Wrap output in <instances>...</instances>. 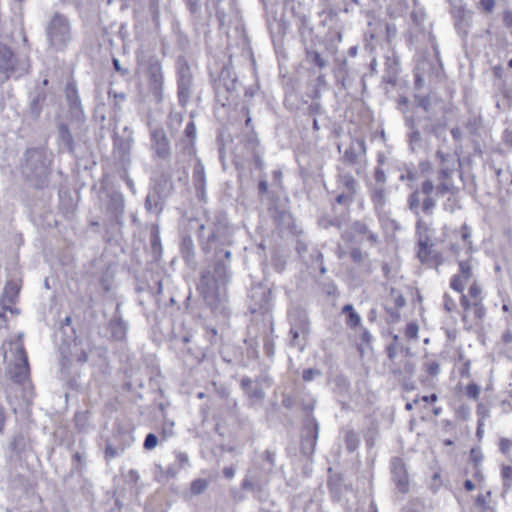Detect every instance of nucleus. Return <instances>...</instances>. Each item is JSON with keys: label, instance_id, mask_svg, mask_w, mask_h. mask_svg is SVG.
Here are the masks:
<instances>
[{"label": "nucleus", "instance_id": "nucleus-43", "mask_svg": "<svg viewBox=\"0 0 512 512\" xmlns=\"http://www.w3.org/2000/svg\"><path fill=\"white\" fill-rule=\"evenodd\" d=\"M246 394L250 399H253L255 401H262L265 398V392L259 386L249 388V390H246Z\"/></svg>", "mask_w": 512, "mask_h": 512}, {"label": "nucleus", "instance_id": "nucleus-35", "mask_svg": "<svg viewBox=\"0 0 512 512\" xmlns=\"http://www.w3.org/2000/svg\"><path fill=\"white\" fill-rule=\"evenodd\" d=\"M486 314V309L482 303V301H473L472 308L470 309V316H472V320L481 321Z\"/></svg>", "mask_w": 512, "mask_h": 512}, {"label": "nucleus", "instance_id": "nucleus-1", "mask_svg": "<svg viewBox=\"0 0 512 512\" xmlns=\"http://www.w3.org/2000/svg\"><path fill=\"white\" fill-rule=\"evenodd\" d=\"M452 186L447 183H440L436 187L430 179L421 183L420 188L412 191L407 198V208L417 217L416 227L419 229L423 224L420 216L422 211L425 215L431 216L436 207L435 195H444L451 190Z\"/></svg>", "mask_w": 512, "mask_h": 512}, {"label": "nucleus", "instance_id": "nucleus-61", "mask_svg": "<svg viewBox=\"0 0 512 512\" xmlns=\"http://www.w3.org/2000/svg\"><path fill=\"white\" fill-rule=\"evenodd\" d=\"M417 105L421 107L424 111H428L430 108V99L429 97H420L417 98Z\"/></svg>", "mask_w": 512, "mask_h": 512}, {"label": "nucleus", "instance_id": "nucleus-54", "mask_svg": "<svg viewBox=\"0 0 512 512\" xmlns=\"http://www.w3.org/2000/svg\"><path fill=\"white\" fill-rule=\"evenodd\" d=\"M360 323H361V317L356 311L349 314L347 322H346V324L349 327H357L360 325Z\"/></svg>", "mask_w": 512, "mask_h": 512}, {"label": "nucleus", "instance_id": "nucleus-29", "mask_svg": "<svg viewBox=\"0 0 512 512\" xmlns=\"http://www.w3.org/2000/svg\"><path fill=\"white\" fill-rule=\"evenodd\" d=\"M386 66V73L383 79L386 83L395 84L399 73L398 61L396 59H388Z\"/></svg>", "mask_w": 512, "mask_h": 512}, {"label": "nucleus", "instance_id": "nucleus-14", "mask_svg": "<svg viewBox=\"0 0 512 512\" xmlns=\"http://www.w3.org/2000/svg\"><path fill=\"white\" fill-rule=\"evenodd\" d=\"M249 297L251 299V311L256 313L258 311H267L271 301V290L261 285L255 286L251 289Z\"/></svg>", "mask_w": 512, "mask_h": 512}, {"label": "nucleus", "instance_id": "nucleus-57", "mask_svg": "<svg viewBox=\"0 0 512 512\" xmlns=\"http://www.w3.org/2000/svg\"><path fill=\"white\" fill-rule=\"evenodd\" d=\"M477 415L479 419H482L484 422V419L489 417V409L484 404L479 403L477 406Z\"/></svg>", "mask_w": 512, "mask_h": 512}, {"label": "nucleus", "instance_id": "nucleus-12", "mask_svg": "<svg viewBox=\"0 0 512 512\" xmlns=\"http://www.w3.org/2000/svg\"><path fill=\"white\" fill-rule=\"evenodd\" d=\"M391 469V478L394 482L397 490L400 493L406 494L409 491L410 483H409V475L406 469V465L404 461L399 457H394L391 459L390 463Z\"/></svg>", "mask_w": 512, "mask_h": 512}, {"label": "nucleus", "instance_id": "nucleus-13", "mask_svg": "<svg viewBox=\"0 0 512 512\" xmlns=\"http://www.w3.org/2000/svg\"><path fill=\"white\" fill-rule=\"evenodd\" d=\"M151 145L155 155L166 160L171 155L170 141L163 128H150Z\"/></svg>", "mask_w": 512, "mask_h": 512}, {"label": "nucleus", "instance_id": "nucleus-41", "mask_svg": "<svg viewBox=\"0 0 512 512\" xmlns=\"http://www.w3.org/2000/svg\"><path fill=\"white\" fill-rule=\"evenodd\" d=\"M208 487V482L205 479H196L191 483V492L194 495L201 494Z\"/></svg>", "mask_w": 512, "mask_h": 512}, {"label": "nucleus", "instance_id": "nucleus-28", "mask_svg": "<svg viewBox=\"0 0 512 512\" xmlns=\"http://www.w3.org/2000/svg\"><path fill=\"white\" fill-rule=\"evenodd\" d=\"M150 245L155 258L159 257L162 252L159 228L157 225L152 224L149 228Z\"/></svg>", "mask_w": 512, "mask_h": 512}, {"label": "nucleus", "instance_id": "nucleus-2", "mask_svg": "<svg viewBox=\"0 0 512 512\" xmlns=\"http://www.w3.org/2000/svg\"><path fill=\"white\" fill-rule=\"evenodd\" d=\"M231 252L229 249H220L218 255L214 253L213 273H202L198 290L204 299L211 303L215 299L219 284L225 285L231 278L230 271Z\"/></svg>", "mask_w": 512, "mask_h": 512}, {"label": "nucleus", "instance_id": "nucleus-48", "mask_svg": "<svg viewBox=\"0 0 512 512\" xmlns=\"http://www.w3.org/2000/svg\"><path fill=\"white\" fill-rule=\"evenodd\" d=\"M419 327L416 323L410 322L406 326L405 335L409 339H417Z\"/></svg>", "mask_w": 512, "mask_h": 512}, {"label": "nucleus", "instance_id": "nucleus-38", "mask_svg": "<svg viewBox=\"0 0 512 512\" xmlns=\"http://www.w3.org/2000/svg\"><path fill=\"white\" fill-rule=\"evenodd\" d=\"M75 425L77 429L81 432L85 431L88 427V421H89V412L88 411H81L77 412L74 417Z\"/></svg>", "mask_w": 512, "mask_h": 512}, {"label": "nucleus", "instance_id": "nucleus-44", "mask_svg": "<svg viewBox=\"0 0 512 512\" xmlns=\"http://www.w3.org/2000/svg\"><path fill=\"white\" fill-rule=\"evenodd\" d=\"M481 293V286L477 282H473L468 290L467 296L473 301H482Z\"/></svg>", "mask_w": 512, "mask_h": 512}, {"label": "nucleus", "instance_id": "nucleus-59", "mask_svg": "<svg viewBox=\"0 0 512 512\" xmlns=\"http://www.w3.org/2000/svg\"><path fill=\"white\" fill-rule=\"evenodd\" d=\"M426 371L430 375L436 376L440 372V366H439V364L437 362L432 361V362L427 364Z\"/></svg>", "mask_w": 512, "mask_h": 512}, {"label": "nucleus", "instance_id": "nucleus-11", "mask_svg": "<svg viewBox=\"0 0 512 512\" xmlns=\"http://www.w3.org/2000/svg\"><path fill=\"white\" fill-rule=\"evenodd\" d=\"M319 436V423L314 416L305 420L302 430L301 451L304 455L310 456L314 453Z\"/></svg>", "mask_w": 512, "mask_h": 512}, {"label": "nucleus", "instance_id": "nucleus-18", "mask_svg": "<svg viewBox=\"0 0 512 512\" xmlns=\"http://www.w3.org/2000/svg\"><path fill=\"white\" fill-rule=\"evenodd\" d=\"M410 133L408 134V143L411 152H419L426 150L428 144L426 139L422 136L420 130L416 127L413 120L408 122Z\"/></svg>", "mask_w": 512, "mask_h": 512}, {"label": "nucleus", "instance_id": "nucleus-39", "mask_svg": "<svg viewBox=\"0 0 512 512\" xmlns=\"http://www.w3.org/2000/svg\"><path fill=\"white\" fill-rule=\"evenodd\" d=\"M110 97L114 99V106L118 107L126 101V94L123 91H118L115 87L114 82L111 83L109 92Z\"/></svg>", "mask_w": 512, "mask_h": 512}, {"label": "nucleus", "instance_id": "nucleus-5", "mask_svg": "<svg viewBox=\"0 0 512 512\" xmlns=\"http://www.w3.org/2000/svg\"><path fill=\"white\" fill-rule=\"evenodd\" d=\"M49 44L57 50L64 48L72 39L69 20L60 13H55L46 27Z\"/></svg>", "mask_w": 512, "mask_h": 512}, {"label": "nucleus", "instance_id": "nucleus-3", "mask_svg": "<svg viewBox=\"0 0 512 512\" xmlns=\"http://www.w3.org/2000/svg\"><path fill=\"white\" fill-rule=\"evenodd\" d=\"M205 224L199 226V238L201 241L202 250L205 253L214 252L218 255L220 249H228L232 245V229L228 225L227 216L223 213H218L213 217L209 224L210 233L205 239L203 231Z\"/></svg>", "mask_w": 512, "mask_h": 512}, {"label": "nucleus", "instance_id": "nucleus-4", "mask_svg": "<svg viewBox=\"0 0 512 512\" xmlns=\"http://www.w3.org/2000/svg\"><path fill=\"white\" fill-rule=\"evenodd\" d=\"M21 172L26 179L35 182V186L41 187L49 174L44 152L37 148L28 149L21 165Z\"/></svg>", "mask_w": 512, "mask_h": 512}, {"label": "nucleus", "instance_id": "nucleus-21", "mask_svg": "<svg viewBox=\"0 0 512 512\" xmlns=\"http://www.w3.org/2000/svg\"><path fill=\"white\" fill-rule=\"evenodd\" d=\"M193 183H194V187L196 189L197 197L201 201H205L206 200V190H205L206 177H205L204 167L202 165H197L194 168Z\"/></svg>", "mask_w": 512, "mask_h": 512}, {"label": "nucleus", "instance_id": "nucleus-9", "mask_svg": "<svg viewBox=\"0 0 512 512\" xmlns=\"http://www.w3.org/2000/svg\"><path fill=\"white\" fill-rule=\"evenodd\" d=\"M366 142L363 138H353L349 146L345 149L342 161L345 165L355 167V172L359 175L363 169V163H366Z\"/></svg>", "mask_w": 512, "mask_h": 512}, {"label": "nucleus", "instance_id": "nucleus-63", "mask_svg": "<svg viewBox=\"0 0 512 512\" xmlns=\"http://www.w3.org/2000/svg\"><path fill=\"white\" fill-rule=\"evenodd\" d=\"M199 1H200V0H186V2H187V6H188V9H189L192 13H196V12H198V11H199V9H200Z\"/></svg>", "mask_w": 512, "mask_h": 512}, {"label": "nucleus", "instance_id": "nucleus-19", "mask_svg": "<svg viewBox=\"0 0 512 512\" xmlns=\"http://www.w3.org/2000/svg\"><path fill=\"white\" fill-rule=\"evenodd\" d=\"M289 323L290 328L296 329L302 332L309 333L310 332V322L308 315L303 309H293L289 313Z\"/></svg>", "mask_w": 512, "mask_h": 512}, {"label": "nucleus", "instance_id": "nucleus-50", "mask_svg": "<svg viewBox=\"0 0 512 512\" xmlns=\"http://www.w3.org/2000/svg\"><path fill=\"white\" fill-rule=\"evenodd\" d=\"M321 371L316 368H309L303 371L302 378L304 381L309 382L312 381L315 377L321 376Z\"/></svg>", "mask_w": 512, "mask_h": 512}, {"label": "nucleus", "instance_id": "nucleus-51", "mask_svg": "<svg viewBox=\"0 0 512 512\" xmlns=\"http://www.w3.org/2000/svg\"><path fill=\"white\" fill-rule=\"evenodd\" d=\"M374 179L377 183V186H385L387 179L385 171L379 167H376L374 170Z\"/></svg>", "mask_w": 512, "mask_h": 512}, {"label": "nucleus", "instance_id": "nucleus-30", "mask_svg": "<svg viewBox=\"0 0 512 512\" xmlns=\"http://www.w3.org/2000/svg\"><path fill=\"white\" fill-rule=\"evenodd\" d=\"M352 230L359 235H365L367 240L371 242V244H375L378 241V236L374 232H372L367 224L362 221H356L352 225Z\"/></svg>", "mask_w": 512, "mask_h": 512}, {"label": "nucleus", "instance_id": "nucleus-10", "mask_svg": "<svg viewBox=\"0 0 512 512\" xmlns=\"http://www.w3.org/2000/svg\"><path fill=\"white\" fill-rule=\"evenodd\" d=\"M177 77L178 99L181 104H185L191 94L192 73L190 66L183 58L177 61Z\"/></svg>", "mask_w": 512, "mask_h": 512}, {"label": "nucleus", "instance_id": "nucleus-31", "mask_svg": "<svg viewBox=\"0 0 512 512\" xmlns=\"http://www.w3.org/2000/svg\"><path fill=\"white\" fill-rule=\"evenodd\" d=\"M339 182L350 196H353L356 193L358 182L350 173H340Z\"/></svg>", "mask_w": 512, "mask_h": 512}, {"label": "nucleus", "instance_id": "nucleus-23", "mask_svg": "<svg viewBox=\"0 0 512 512\" xmlns=\"http://www.w3.org/2000/svg\"><path fill=\"white\" fill-rule=\"evenodd\" d=\"M418 252L417 256L422 263H429L432 261H437L439 255L434 253L432 250V246L428 244V237L425 239L421 238L418 242Z\"/></svg>", "mask_w": 512, "mask_h": 512}, {"label": "nucleus", "instance_id": "nucleus-33", "mask_svg": "<svg viewBox=\"0 0 512 512\" xmlns=\"http://www.w3.org/2000/svg\"><path fill=\"white\" fill-rule=\"evenodd\" d=\"M345 444L348 452H354L360 444V438L358 434L352 430H348L345 435Z\"/></svg>", "mask_w": 512, "mask_h": 512}, {"label": "nucleus", "instance_id": "nucleus-60", "mask_svg": "<svg viewBox=\"0 0 512 512\" xmlns=\"http://www.w3.org/2000/svg\"><path fill=\"white\" fill-rule=\"evenodd\" d=\"M470 458L474 462L475 466H479L483 459V455L479 450L472 449L470 452Z\"/></svg>", "mask_w": 512, "mask_h": 512}, {"label": "nucleus", "instance_id": "nucleus-27", "mask_svg": "<svg viewBox=\"0 0 512 512\" xmlns=\"http://www.w3.org/2000/svg\"><path fill=\"white\" fill-rule=\"evenodd\" d=\"M61 145L69 152H73L75 148L73 135L66 124H61L58 130Z\"/></svg>", "mask_w": 512, "mask_h": 512}, {"label": "nucleus", "instance_id": "nucleus-6", "mask_svg": "<svg viewBox=\"0 0 512 512\" xmlns=\"http://www.w3.org/2000/svg\"><path fill=\"white\" fill-rule=\"evenodd\" d=\"M174 191L172 179L167 174H162L155 182L153 191L146 197L145 207L148 211L159 213L162 210L163 201Z\"/></svg>", "mask_w": 512, "mask_h": 512}, {"label": "nucleus", "instance_id": "nucleus-16", "mask_svg": "<svg viewBox=\"0 0 512 512\" xmlns=\"http://www.w3.org/2000/svg\"><path fill=\"white\" fill-rule=\"evenodd\" d=\"M65 96L71 112L75 116H79V121L81 122L84 118V113L76 85L73 82L66 84Z\"/></svg>", "mask_w": 512, "mask_h": 512}, {"label": "nucleus", "instance_id": "nucleus-8", "mask_svg": "<svg viewBox=\"0 0 512 512\" xmlns=\"http://www.w3.org/2000/svg\"><path fill=\"white\" fill-rule=\"evenodd\" d=\"M23 334L18 335L15 345V362L9 368V376L16 383H23L29 376L28 356L22 343Z\"/></svg>", "mask_w": 512, "mask_h": 512}, {"label": "nucleus", "instance_id": "nucleus-36", "mask_svg": "<svg viewBox=\"0 0 512 512\" xmlns=\"http://www.w3.org/2000/svg\"><path fill=\"white\" fill-rule=\"evenodd\" d=\"M306 58L308 61L314 63L320 69H324L327 67L328 62L315 50H306Z\"/></svg>", "mask_w": 512, "mask_h": 512}, {"label": "nucleus", "instance_id": "nucleus-40", "mask_svg": "<svg viewBox=\"0 0 512 512\" xmlns=\"http://www.w3.org/2000/svg\"><path fill=\"white\" fill-rule=\"evenodd\" d=\"M174 435V423L165 421L161 427V440L166 441Z\"/></svg>", "mask_w": 512, "mask_h": 512}, {"label": "nucleus", "instance_id": "nucleus-45", "mask_svg": "<svg viewBox=\"0 0 512 512\" xmlns=\"http://www.w3.org/2000/svg\"><path fill=\"white\" fill-rule=\"evenodd\" d=\"M480 392H481V388L476 383L468 384L465 389L466 396L473 400H478Z\"/></svg>", "mask_w": 512, "mask_h": 512}, {"label": "nucleus", "instance_id": "nucleus-56", "mask_svg": "<svg viewBox=\"0 0 512 512\" xmlns=\"http://www.w3.org/2000/svg\"><path fill=\"white\" fill-rule=\"evenodd\" d=\"M176 456V461L179 465V468H183L185 467L186 465H188L189 463V458H188V455L184 452H177L175 454Z\"/></svg>", "mask_w": 512, "mask_h": 512}, {"label": "nucleus", "instance_id": "nucleus-24", "mask_svg": "<svg viewBox=\"0 0 512 512\" xmlns=\"http://www.w3.org/2000/svg\"><path fill=\"white\" fill-rule=\"evenodd\" d=\"M371 201L377 213H380L387 203V192L385 186H373L371 188Z\"/></svg>", "mask_w": 512, "mask_h": 512}, {"label": "nucleus", "instance_id": "nucleus-26", "mask_svg": "<svg viewBox=\"0 0 512 512\" xmlns=\"http://www.w3.org/2000/svg\"><path fill=\"white\" fill-rule=\"evenodd\" d=\"M45 99L46 95L42 91L35 92L31 96L29 111L32 117L37 118L40 115Z\"/></svg>", "mask_w": 512, "mask_h": 512}, {"label": "nucleus", "instance_id": "nucleus-62", "mask_svg": "<svg viewBox=\"0 0 512 512\" xmlns=\"http://www.w3.org/2000/svg\"><path fill=\"white\" fill-rule=\"evenodd\" d=\"M398 353V345L395 344V343H391L388 347H387V355H388V358L390 360H393L396 355Z\"/></svg>", "mask_w": 512, "mask_h": 512}, {"label": "nucleus", "instance_id": "nucleus-25", "mask_svg": "<svg viewBox=\"0 0 512 512\" xmlns=\"http://www.w3.org/2000/svg\"><path fill=\"white\" fill-rule=\"evenodd\" d=\"M69 349V357L75 358L78 362L85 363L88 359V351L80 347V343L76 338H73L70 343H67Z\"/></svg>", "mask_w": 512, "mask_h": 512}, {"label": "nucleus", "instance_id": "nucleus-49", "mask_svg": "<svg viewBox=\"0 0 512 512\" xmlns=\"http://www.w3.org/2000/svg\"><path fill=\"white\" fill-rule=\"evenodd\" d=\"M443 307L449 313L453 312L457 307L455 300L447 293L443 296Z\"/></svg>", "mask_w": 512, "mask_h": 512}, {"label": "nucleus", "instance_id": "nucleus-37", "mask_svg": "<svg viewBox=\"0 0 512 512\" xmlns=\"http://www.w3.org/2000/svg\"><path fill=\"white\" fill-rule=\"evenodd\" d=\"M109 207L113 209L116 214H120L121 216L124 213V200L121 195L114 193L111 195Z\"/></svg>", "mask_w": 512, "mask_h": 512}, {"label": "nucleus", "instance_id": "nucleus-53", "mask_svg": "<svg viewBox=\"0 0 512 512\" xmlns=\"http://www.w3.org/2000/svg\"><path fill=\"white\" fill-rule=\"evenodd\" d=\"M512 449V440L508 438H501L499 440V450L502 454L507 455Z\"/></svg>", "mask_w": 512, "mask_h": 512}, {"label": "nucleus", "instance_id": "nucleus-58", "mask_svg": "<svg viewBox=\"0 0 512 512\" xmlns=\"http://www.w3.org/2000/svg\"><path fill=\"white\" fill-rule=\"evenodd\" d=\"M350 257L355 263H360L363 260L364 255L359 248H353L350 252Z\"/></svg>", "mask_w": 512, "mask_h": 512}, {"label": "nucleus", "instance_id": "nucleus-7", "mask_svg": "<svg viewBox=\"0 0 512 512\" xmlns=\"http://www.w3.org/2000/svg\"><path fill=\"white\" fill-rule=\"evenodd\" d=\"M139 66L147 70L149 79L150 91L154 100L159 103L163 99V73L162 66L159 60L155 57H150L147 62L144 61L142 55L137 56Z\"/></svg>", "mask_w": 512, "mask_h": 512}, {"label": "nucleus", "instance_id": "nucleus-34", "mask_svg": "<svg viewBox=\"0 0 512 512\" xmlns=\"http://www.w3.org/2000/svg\"><path fill=\"white\" fill-rule=\"evenodd\" d=\"M501 477L503 480V493H507L512 486V466L502 465Z\"/></svg>", "mask_w": 512, "mask_h": 512}, {"label": "nucleus", "instance_id": "nucleus-47", "mask_svg": "<svg viewBox=\"0 0 512 512\" xmlns=\"http://www.w3.org/2000/svg\"><path fill=\"white\" fill-rule=\"evenodd\" d=\"M158 444V437L154 433H149L146 435L143 447L145 450H153Z\"/></svg>", "mask_w": 512, "mask_h": 512}, {"label": "nucleus", "instance_id": "nucleus-42", "mask_svg": "<svg viewBox=\"0 0 512 512\" xmlns=\"http://www.w3.org/2000/svg\"><path fill=\"white\" fill-rule=\"evenodd\" d=\"M460 301H461V306L464 309V314L462 316V320L464 322H466L467 319L470 317V309L472 308L473 300L470 299L467 295L462 294Z\"/></svg>", "mask_w": 512, "mask_h": 512}, {"label": "nucleus", "instance_id": "nucleus-15", "mask_svg": "<svg viewBox=\"0 0 512 512\" xmlns=\"http://www.w3.org/2000/svg\"><path fill=\"white\" fill-rule=\"evenodd\" d=\"M459 274L454 275L450 282V287L456 292L462 293L466 283L473 277V267L470 260L458 261Z\"/></svg>", "mask_w": 512, "mask_h": 512}, {"label": "nucleus", "instance_id": "nucleus-22", "mask_svg": "<svg viewBox=\"0 0 512 512\" xmlns=\"http://www.w3.org/2000/svg\"><path fill=\"white\" fill-rule=\"evenodd\" d=\"M391 372L396 377H398L399 380L406 381L413 377V374L415 372V366L412 362L404 360L399 364L393 363V366L391 367Z\"/></svg>", "mask_w": 512, "mask_h": 512}, {"label": "nucleus", "instance_id": "nucleus-52", "mask_svg": "<svg viewBox=\"0 0 512 512\" xmlns=\"http://www.w3.org/2000/svg\"><path fill=\"white\" fill-rule=\"evenodd\" d=\"M399 179L400 181H408L410 183L408 186L411 187V184L417 180V172L408 169L406 173L400 175Z\"/></svg>", "mask_w": 512, "mask_h": 512}, {"label": "nucleus", "instance_id": "nucleus-17", "mask_svg": "<svg viewBox=\"0 0 512 512\" xmlns=\"http://www.w3.org/2000/svg\"><path fill=\"white\" fill-rule=\"evenodd\" d=\"M180 252L185 263L193 270L198 266L193 240L190 236H184L180 244Z\"/></svg>", "mask_w": 512, "mask_h": 512}, {"label": "nucleus", "instance_id": "nucleus-20", "mask_svg": "<svg viewBox=\"0 0 512 512\" xmlns=\"http://www.w3.org/2000/svg\"><path fill=\"white\" fill-rule=\"evenodd\" d=\"M16 66V58L12 50L5 44L0 42V73L7 74L14 71Z\"/></svg>", "mask_w": 512, "mask_h": 512}, {"label": "nucleus", "instance_id": "nucleus-46", "mask_svg": "<svg viewBox=\"0 0 512 512\" xmlns=\"http://www.w3.org/2000/svg\"><path fill=\"white\" fill-rule=\"evenodd\" d=\"M154 284H155L154 287H151L150 285H147V286L137 285L136 291H138V292L147 291L151 295H153L154 293H161V290H162L161 281L155 280Z\"/></svg>", "mask_w": 512, "mask_h": 512}, {"label": "nucleus", "instance_id": "nucleus-32", "mask_svg": "<svg viewBox=\"0 0 512 512\" xmlns=\"http://www.w3.org/2000/svg\"><path fill=\"white\" fill-rule=\"evenodd\" d=\"M308 334L309 333L290 328V335H291L290 345L292 347H297L301 351H303L304 347H305V343L303 342V340L305 339V337Z\"/></svg>", "mask_w": 512, "mask_h": 512}, {"label": "nucleus", "instance_id": "nucleus-55", "mask_svg": "<svg viewBox=\"0 0 512 512\" xmlns=\"http://www.w3.org/2000/svg\"><path fill=\"white\" fill-rule=\"evenodd\" d=\"M463 241L466 243L467 245V248L470 250L471 247H472V241H471V232H470V229L469 227L464 224L462 226V235H461Z\"/></svg>", "mask_w": 512, "mask_h": 512}, {"label": "nucleus", "instance_id": "nucleus-64", "mask_svg": "<svg viewBox=\"0 0 512 512\" xmlns=\"http://www.w3.org/2000/svg\"><path fill=\"white\" fill-rule=\"evenodd\" d=\"M503 22L507 27H512V11L506 10L503 14Z\"/></svg>", "mask_w": 512, "mask_h": 512}]
</instances>
